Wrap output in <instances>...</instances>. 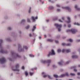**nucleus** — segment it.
Returning <instances> with one entry per match:
<instances>
[{"mask_svg":"<svg viewBox=\"0 0 80 80\" xmlns=\"http://www.w3.org/2000/svg\"><path fill=\"white\" fill-rule=\"evenodd\" d=\"M77 32V30L76 29H72L71 30L70 29H68L67 30V32H72V33H75Z\"/></svg>","mask_w":80,"mask_h":80,"instance_id":"obj_1","label":"nucleus"},{"mask_svg":"<svg viewBox=\"0 0 80 80\" xmlns=\"http://www.w3.org/2000/svg\"><path fill=\"white\" fill-rule=\"evenodd\" d=\"M55 25L58 28V32H60L61 30V29L60 28H61V27H62V25L61 24H58L57 23L55 24Z\"/></svg>","mask_w":80,"mask_h":80,"instance_id":"obj_2","label":"nucleus"},{"mask_svg":"<svg viewBox=\"0 0 80 80\" xmlns=\"http://www.w3.org/2000/svg\"><path fill=\"white\" fill-rule=\"evenodd\" d=\"M11 53L12 56H15V57H17L18 58H20V57H21L20 56L18 55V54H16L14 53L13 52H11Z\"/></svg>","mask_w":80,"mask_h":80,"instance_id":"obj_3","label":"nucleus"},{"mask_svg":"<svg viewBox=\"0 0 80 80\" xmlns=\"http://www.w3.org/2000/svg\"><path fill=\"white\" fill-rule=\"evenodd\" d=\"M19 67V64H17L16 65V69H14L13 68L12 69V70L13 71H17V72H19L20 70L18 69V68Z\"/></svg>","mask_w":80,"mask_h":80,"instance_id":"obj_4","label":"nucleus"},{"mask_svg":"<svg viewBox=\"0 0 80 80\" xmlns=\"http://www.w3.org/2000/svg\"><path fill=\"white\" fill-rule=\"evenodd\" d=\"M51 52H51H49V54L48 55V57H50V55H55V52L52 49Z\"/></svg>","mask_w":80,"mask_h":80,"instance_id":"obj_5","label":"nucleus"},{"mask_svg":"<svg viewBox=\"0 0 80 80\" xmlns=\"http://www.w3.org/2000/svg\"><path fill=\"white\" fill-rule=\"evenodd\" d=\"M51 60H48L47 61L45 60L42 61V62L43 63H50L51 62Z\"/></svg>","mask_w":80,"mask_h":80,"instance_id":"obj_6","label":"nucleus"},{"mask_svg":"<svg viewBox=\"0 0 80 80\" xmlns=\"http://www.w3.org/2000/svg\"><path fill=\"white\" fill-rule=\"evenodd\" d=\"M6 62L5 58L4 57H2L1 59H0V62L1 63H5Z\"/></svg>","mask_w":80,"mask_h":80,"instance_id":"obj_7","label":"nucleus"},{"mask_svg":"<svg viewBox=\"0 0 80 80\" xmlns=\"http://www.w3.org/2000/svg\"><path fill=\"white\" fill-rule=\"evenodd\" d=\"M65 76H67V77H69V75H68V73H66L65 74H62L60 76V77H65Z\"/></svg>","mask_w":80,"mask_h":80,"instance_id":"obj_8","label":"nucleus"},{"mask_svg":"<svg viewBox=\"0 0 80 80\" xmlns=\"http://www.w3.org/2000/svg\"><path fill=\"white\" fill-rule=\"evenodd\" d=\"M66 52L67 53H69V52H70V49H63L62 50V53H64V52Z\"/></svg>","mask_w":80,"mask_h":80,"instance_id":"obj_9","label":"nucleus"},{"mask_svg":"<svg viewBox=\"0 0 80 80\" xmlns=\"http://www.w3.org/2000/svg\"><path fill=\"white\" fill-rule=\"evenodd\" d=\"M62 8L66 9V10H68L69 11V12H70V11H71V9L69 7H62Z\"/></svg>","mask_w":80,"mask_h":80,"instance_id":"obj_10","label":"nucleus"},{"mask_svg":"<svg viewBox=\"0 0 80 80\" xmlns=\"http://www.w3.org/2000/svg\"><path fill=\"white\" fill-rule=\"evenodd\" d=\"M23 49L21 48V46L20 44L18 46V50L19 52H22Z\"/></svg>","mask_w":80,"mask_h":80,"instance_id":"obj_11","label":"nucleus"},{"mask_svg":"<svg viewBox=\"0 0 80 80\" xmlns=\"http://www.w3.org/2000/svg\"><path fill=\"white\" fill-rule=\"evenodd\" d=\"M1 53H7L8 52L7 51H3V50L2 49L0 51Z\"/></svg>","mask_w":80,"mask_h":80,"instance_id":"obj_12","label":"nucleus"},{"mask_svg":"<svg viewBox=\"0 0 80 80\" xmlns=\"http://www.w3.org/2000/svg\"><path fill=\"white\" fill-rule=\"evenodd\" d=\"M48 77L50 79H52V78L49 75H44L43 76L44 78H45V77Z\"/></svg>","mask_w":80,"mask_h":80,"instance_id":"obj_13","label":"nucleus"},{"mask_svg":"<svg viewBox=\"0 0 80 80\" xmlns=\"http://www.w3.org/2000/svg\"><path fill=\"white\" fill-rule=\"evenodd\" d=\"M62 46H65V45H67V46H70V43H68L66 44L63 43H62Z\"/></svg>","mask_w":80,"mask_h":80,"instance_id":"obj_14","label":"nucleus"},{"mask_svg":"<svg viewBox=\"0 0 80 80\" xmlns=\"http://www.w3.org/2000/svg\"><path fill=\"white\" fill-rule=\"evenodd\" d=\"M67 19L68 21H67V23H70L71 22V21H70V18L69 17H68Z\"/></svg>","mask_w":80,"mask_h":80,"instance_id":"obj_15","label":"nucleus"},{"mask_svg":"<svg viewBox=\"0 0 80 80\" xmlns=\"http://www.w3.org/2000/svg\"><path fill=\"white\" fill-rule=\"evenodd\" d=\"M75 9H76V10H80V8H78L77 5H75Z\"/></svg>","mask_w":80,"mask_h":80,"instance_id":"obj_16","label":"nucleus"},{"mask_svg":"<svg viewBox=\"0 0 80 80\" xmlns=\"http://www.w3.org/2000/svg\"><path fill=\"white\" fill-rule=\"evenodd\" d=\"M72 58H78V56L77 55L72 56Z\"/></svg>","mask_w":80,"mask_h":80,"instance_id":"obj_17","label":"nucleus"},{"mask_svg":"<svg viewBox=\"0 0 80 80\" xmlns=\"http://www.w3.org/2000/svg\"><path fill=\"white\" fill-rule=\"evenodd\" d=\"M35 29H36V26H33V28L32 29V32H34Z\"/></svg>","mask_w":80,"mask_h":80,"instance_id":"obj_18","label":"nucleus"},{"mask_svg":"<svg viewBox=\"0 0 80 80\" xmlns=\"http://www.w3.org/2000/svg\"><path fill=\"white\" fill-rule=\"evenodd\" d=\"M48 42H53V40L52 39H48Z\"/></svg>","mask_w":80,"mask_h":80,"instance_id":"obj_19","label":"nucleus"},{"mask_svg":"<svg viewBox=\"0 0 80 80\" xmlns=\"http://www.w3.org/2000/svg\"><path fill=\"white\" fill-rule=\"evenodd\" d=\"M62 63L63 62H58V64L59 65H62Z\"/></svg>","mask_w":80,"mask_h":80,"instance_id":"obj_20","label":"nucleus"},{"mask_svg":"<svg viewBox=\"0 0 80 80\" xmlns=\"http://www.w3.org/2000/svg\"><path fill=\"white\" fill-rule=\"evenodd\" d=\"M0 47H1V45H2V42H3V40L1 39L0 40Z\"/></svg>","mask_w":80,"mask_h":80,"instance_id":"obj_21","label":"nucleus"},{"mask_svg":"<svg viewBox=\"0 0 80 80\" xmlns=\"http://www.w3.org/2000/svg\"><path fill=\"white\" fill-rule=\"evenodd\" d=\"M25 73L26 76H28V72H27V71H25Z\"/></svg>","mask_w":80,"mask_h":80,"instance_id":"obj_22","label":"nucleus"},{"mask_svg":"<svg viewBox=\"0 0 80 80\" xmlns=\"http://www.w3.org/2000/svg\"><path fill=\"white\" fill-rule=\"evenodd\" d=\"M32 18L33 20V22H35V18H34L33 17H32Z\"/></svg>","mask_w":80,"mask_h":80,"instance_id":"obj_23","label":"nucleus"},{"mask_svg":"<svg viewBox=\"0 0 80 80\" xmlns=\"http://www.w3.org/2000/svg\"><path fill=\"white\" fill-rule=\"evenodd\" d=\"M53 77H55V78H58V75H56V74H54L53 75Z\"/></svg>","mask_w":80,"mask_h":80,"instance_id":"obj_24","label":"nucleus"},{"mask_svg":"<svg viewBox=\"0 0 80 80\" xmlns=\"http://www.w3.org/2000/svg\"><path fill=\"white\" fill-rule=\"evenodd\" d=\"M67 41H69L70 42H73V40L71 39H69V40H68Z\"/></svg>","mask_w":80,"mask_h":80,"instance_id":"obj_25","label":"nucleus"},{"mask_svg":"<svg viewBox=\"0 0 80 80\" xmlns=\"http://www.w3.org/2000/svg\"><path fill=\"white\" fill-rule=\"evenodd\" d=\"M74 25H78V26H79V25H80V24L78 23L75 22L74 23Z\"/></svg>","mask_w":80,"mask_h":80,"instance_id":"obj_26","label":"nucleus"},{"mask_svg":"<svg viewBox=\"0 0 80 80\" xmlns=\"http://www.w3.org/2000/svg\"><path fill=\"white\" fill-rule=\"evenodd\" d=\"M23 49H26V50H27V49H28V48H27L26 46H23Z\"/></svg>","mask_w":80,"mask_h":80,"instance_id":"obj_27","label":"nucleus"},{"mask_svg":"<svg viewBox=\"0 0 80 80\" xmlns=\"http://www.w3.org/2000/svg\"><path fill=\"white\" fill-rule=\"evenodd\" d=\"M49 9H50V10H52V9H53V7L52 6H50Z\"/></svg>","mask_w":80,"mask_h":80,"instance_id":"obj_28","label":"nucleus"},{"mask_svg":"<svg viewBox=\"0 0 80 80\" xmlns=\"http://www.w3.org/2000/svg\"><path fill=\"white\" fill-rule=\"evenodd\" d=\"M70 75L71 76H75V74L73 73H71L70 74Z\"/></svg>","mask_w":80,"mask_h":80,"instance_id":"obj_29","label":"nucleus"},{"mask_svg":"<svg viewBox=\"0 0 80 80\" xmlns=\"http://www.w3.org/2000/svg\"><path fill=\"white\" fill-rule=\"evenodd\" d=\"M61 49H58V53H60V52H61Z\"/></svg>","mask_w":80,"mask_h":80,"instance_id":"obj_30","label":"nucleus"},{"mask_svg":"<svg viewBox=\"0 0 80 80\" xmlns=\"http://www.w3.org/2000/svg\"><path fill=\"white\" fill-rule=\"evenodd\" d=\"M29 56L30 57H34V55L32 54H29Z\"/></svg>","mask_w":80,"mask_h":80,"instance_id":"obj_31","label":"nucleus"},{"mask_svg":"<svg viewBox=\"0 0 80 80\" xmlns=\"http://www.w3.org/2000/svg\"><path fill=\"white\" fill-rule=\"evenodd\" d=\"M29 74H30V75H31V76L32 75H33V73L32 72H30Z\"/></svg>","mask_w":80,"mask_h":80,"instance_id":"obj_32","label":"nucleus"},{"mask_svg":"<svg viewBox=\"0 0 80 80\" xmlns=\"http://www.w3.org/2000/svg\"><path fill=\"white\" fill-rule=\"evenodd\" d=\"M12 29V28H11L10 27H8V30H10Z\"/></svg>","mask_w":80,"mask_h":80,"instance_id":"obj_33","label":"nucleus"},{"mask_svg":"<svg viewBox=\"0 0 80 80\" xmlns=\"http://www.w3.org/2000/svg\"><path fill=\"white\" fill-rule=\"evenodd\" d=\"M29 28H30V26H28L26 28V29H28Z\"/></svg>","mask_w":80,"mask_h":80,"instance_id":"obj_34","label":"nucleus"},{"mask_svg":"<svg viewBox=\"0 0 80 80\" xmlns=\"http://www.w3.org/2000/svg\"><path fill=\"white\" fill-rule=\"evenodd\" d=\"M27 22H30V20L29 18H28L27 19Z\"/></svg>","mask_w":80,"mask_h":80,"instance_id":"obj_35","label":"nucleus"},{"mask_svg":"<svg viewBox=\"0 0 80 80\" xmlns=\"http://www.w3.org/2000/svg\"><path fill=\"white\" fill-rule=\"evenodd\" d=\"M31 8H30L29 9V11H28L29 13H30V12H31Z\"/></svg>","mask_w":80,"mask_h":80,"instance_id":"obj_36","label":"nucleus"},{"mask_svg":"<svg viewBox=\"0 0 80 80\" xmlns=\"http://www.w3.org/2000/svg\"><path fill=\"white\" fill-rule=\"evenodd\" d=\"M25 22V20H24V19H23L21 21V22Z\"/></svg>","mask_w":80,"mask_h":80,"instance_id":"obj_37","label":"nucleus"},{"mask_svg":"<svg viewBox=\"0 0 80 80\" xmlns=\"http://www.w3.org/2000/svg\"><path fill=\"white\" fill-rule=\"evenodd\" d=\"M76 68V66H73V67H72L71 68L72 69V68Z\"/></svg>","mask_w":80,"mask_h":80,"instance_id":"obj_38","label":"nucleus"},{"mask_svg":"<svg viewBox=\"0 0 80 80\" xmlns=\"http://www.w3.org/2000/svg\"><path fill=\"white\" fill-rule=\"evenodd\" d=\"M55 42L56 43H58V41H55Z\"/></svg>","mask_w":80,"mask_h":80,"instance_id":"obj_39","label":"nucleus"},{"mask_svg":"<svg viewBox=\"0 0 80 80\" xmlns=\"http://www.w3.org/2000/svg\"><path fill=\"white\" fill-rule=\"evenodd\" d=\"M22 70H24V69H25V67H24V66H22Z\"/></svg>","mask_w":80,"mask_h":80,"instance_id":"obj_40","label":"nucleus"},{"mask_svg":"<svg viewBox=\"0 0 80 80\" xmlns=\"http://www.w3.org/2000/svg\"><path fill=\"white\" fill-rule=\"evenodd\" d=\"M71 27V25L69 24V25H68V27L69 28H70V27Z\"/></svg>","mask_w":80,"mask_h":80,"instance_id":"obj_41","label":"nucleus"},{"mask_svg":"<svg viewBox=\"0 0 80 80\" xmlns=\"http://www.w3.org/2000/svg\"><path fill=\"white\" fill-rule=\"evenodd\" d=\"M57 7H60V5H58V4H57L56 5Z\"/></svg>","mask_w":80,"mask_h":80,"instance_id":"obj_42","label":"nucleus"},{"mask_svg":"<svg viewBox=\"0 0 80 80\" xmlns=\"http://www.w3.org/2000/svg\"><path fill=\"white\" fill-rule=\"evenodd\" d=\"M69 61H68L67 62H66V64H68V63H69Z\"/></svg>","mask_w":80,"mask_h":80,"instance_id":"obj_43","label":"nucleus"},{"mask_svg":"<svg viewBox=\"0 0 80 80\" xmlns=\"http://www.w3.org/2000/svg\"><path fill=\"white\" fill-rule=\"evenodd\" d=\"M59 21L60 22H62V21L61 19L59 20Z\"/></svg>","mask_w":80,"mask_h":80,"instance_id":"obj_44","label":"nucleus"},{"mask_svg":"<svg viewBox=\"0 0 80 80\" xmlns=\"http://www.w3.org/2000/svg\"><path fill=\"white\" fill-rule=\"evenodd\" d=\"M74 71L75 72H77V69H74Z\"/></svg>","mask_w":80,"mask_h":80,"instance_id":"obj_45","label":"nucleus"},{"mask_svg":"<svg viewBox=\"0 0 80 80\" xmlns=\"http://www.w3.org/2000/svg\"><path fill=\"white\" fill-rule=\"evenodd\" d=\"M53 68H55L56 67V66L55 65H53Z\"/></svg>","mask_w":80,"mask_h":80,"instance_id":"obj_46","label":"nucleus"},{"mask_svg":"<svg viewBox=\"0 0 80 80\" xmlns=\"http://www.w3.org/2000/svg\"><path fill=\"white\" fill-rule=\"evenodd\" d=\"M60 9H58L57 10V12H59V11H60Z\"/></svg>","mask_w":80,"mask_h":80,"instance_id":"obj_47","label":"nucleus"},{"mask_svg":"<svg viewBox=\"0 0 80 80\" xmlns=\"http://www.w3.org/2000/svg\"><path fill=\"white\" fill-rule=\"evenodd\" d=\"M29 37H32V34H30L29 35Z\"/></svg>","mask_w":80,"mask_h":80,"instance_id":"obj_48","label":"nucleus"},{"mask_svg":"<svg viewBox=\"0 0 80 80\" xmlns=\"http://www.w3.org/2000/svg\"><path fill=\"white\" fill-rule=\"evenodd\" d=\"M64 19H65V18H64V17L62 18V19L63 20H64Z\"/></svg>","mask_w":80,"mask_h":80,"instance_id":"obj_49","label":"nucleus"},{"mask_svg":"<svg viewBox=\"0 0 80 80\" xmlns=\"http://www.w3.org/2000/svg\"><path fill=\"white\" fill-rule=\"evenodd\" d=\"M9 60H11V61H12V59L10 58L9 59Z\"/></svg>","mask_w":80,"mask_h":80,"instance_id":"obj_50","label":"nucleus"},{"mask_svg":"<svg viewBox=\"0 0 80 80\" xmlns=\"http://www.w3.org/2000/svg\"><path fill=\"white\" fill-rule=\"evenodd\" d=\"M78 75H80V72L78 73Z\"/></svg>","mask_w":80,"mask_h":80,"instance_id":"obj_51","label":"nucleus"},{"mask_svg":"<svg viewBox=\"0 0 80 80\" xmlns=\"http://www.w3.org/2000/svg\"><path fill=\"white\" fill-rule=\"evenodd\" d=\"M35 19H38V17L37 16L35 17Z\"/></svg>","mask_w":80,"mask_h":80,"instance_id":"obj_52","label":"nucleus"},{"mask_svg":"<svg viewBox=\"0 0 80 80\" xmlns=\"http://www.w3.org/2000/svg\"><path fill=\"white\" fill-rule=\"evenodd\" d=\"M39 39H41V38H42V37H39Z\"/></svg>","mask_w":80,"mask_h":80,"instance_id":"obj_53","label":"nucleus"},{"mask_svg":"<svg viewBox=\"0 0 80 80\" xmlns=\"http://www.w3.org/2000/svg\"><path fill=\"white\" fill-rule=\"evenodd\" d=\"M33 70H34V69H33V68H32L31 69V70H32V71H33Z\"/></svg>","mask_w":80,"mask_h":80,"instance_id":"obj_54","label":"nucleus"},{"mask_svg":"<svg viewBox=\"0 0 80 80\" xmlns=\"http://www.w3.org/2000/svg\"><path fill=\"white\" fill-rule=\"evenodd\" d=\"M34 69L35 70H37V68H34Z\"/></svg>","mask_w":80,"mask_h":80,"instance_id":"obj_55","label":"nucleus"},{"mask_svg":"<svg viewBox=\"0 0 80 80\" xmlns=\"http://www.w3.org/2000/svg\"><path fill=\"white\" fill-rule=\"evenodd\" d=\"M64 27H66V24H64Z\"/></svg>","mask_w":80,"mask_h":80,"instance_id":"obj_56","label":"nucleus"},{"mask_svg":"<svg viewBox=\"0 0 80 80\" xmlns=\"http://www.w3.org/2000/svg\"><path fill=\"white\" fill-rule=\"evenodd\" d=\"M47 22H49V20H46Z\"/></svg>","mask_w":80,"mask_h":80,"instance_id":"obj_57","label":"nucleus"},{"mask_svg":"<svg viewBox=\"0 0 80 80\" xmlns=\"http://www.w3.org/2000/svg\"><path fill=\"white\" fill-rule=\"evenodd\" d=\"M44 37H45V38H46V37H47L46 36V35H44Z\"/></svg>","mask_w":80,"mask_h":80,"instance_id":"obj_58","label":"nucleus"},{"mask_svg":"<svg viewBox=\"0 0 80 80\" xmlns=\"http://www.w3.org/2000/svg\"><path fill=\"white\" fill-rule=\"evenodd\" d=\"M77 41H78V42H80V40H78Z\"/></svg>","mask_w":80,"mask_h":80,"instance_id":"obj_59","label":"nucleus"},{"mask_svg":"<svg viewBox=\"0 0 80 80\" xmlns=\"http://www.w3.org/2000/svg\"><path fill=\"white\" fill-rule=\"evenodd\" d=\"M66 38V37H65L64 38L63 37V39H64V38Z\"/></svg>","mask_w":80,"mask_h":80,"instance_id":"obj_60","label":"nucleus"},{"mask_svg":"<svg viewBox=\"0 0 80 80\" xmlns=\"http://www.w3.org/2000/svg\"><path fill=\"white\" fill-rule=\"evenodd\" d=\"M78 67H80V65H78Z\"/></svg>","mask_w":80,"mask_h":80,"instance_id":"obj_61","label":"nucleus"},{"mask_svg":"<svg viewBox=\"0 0 80 80\" xmlns=\"http://www.w3.org/2000/svg\"><path fill=\"white\" fill-rule=\"evenodd\" d=\"M44 72H42V74H44Z\"/></svg>","mask_w":80,"mask_h":80,"instance_id":"obj_62","label":"nucleus"},{"mask_svg":"<svg viewBox=\"0 0 80 80\" xmlns=\"http://www.w3.org/2000/svg\"><path fill=\"white\" fill-rule=\"evenodd\" d=\"M49 2H50L51 1V0H48Z\"/></svg>","mask_w":80,"mask_h":80,"instance_id":"obj_63","label":"nucleus"},{"mask_svg":"<svg viewBox=\"0 0 80 80\" xmlns=\"http://www.w3.org/2000/svg\"><path fill=\"white\" fill-rule=\"evenodd\" d=\"M69 80H72V79H69Z\"/></svg>","mask_w":80,"mask_h":80,"instance_id":"obj_64","label":"nucleus"}]
</instances>
